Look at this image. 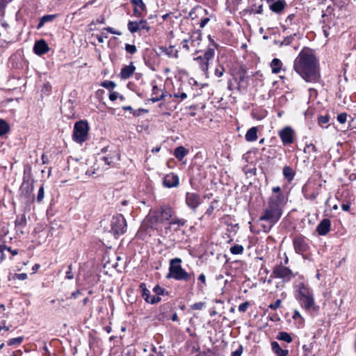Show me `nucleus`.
<instances>
[{
  "mask_svg": "<svg viewBox=\"0 0 356 356\" xmlns=\"http://www.w3.org/2000/svg\"><path fill=\"white\" fill-rule=\"evenodd\" d=\"M294 70L307 82L320 80L319 63L313 49L304 47L293 62Z\"/></svg>",
  "mask_w": 356,
  "mask_h": 356,
  "instance_id": "nucleus-1",
  "label": "nucleus"
},
{
  "mask_svg": "<svg viewBox=\"0 0 356 356\" xmlns=\"http://www.w3.org/2000/svg\"><path fill=\"white\" fill-rule=\"evenodd\" d=\"M286 202L287 198L282 195L270 196L268 197L259 218V222H263L261 225L263 232H269L272 227L280 220Z\"/></svg>",
  "mask_w": 356,
  "mask_h": 356,
  "instance_id": "nucleus-2",
  "label": "nucleus"
},
{
  "mask_svg": "<svg viewBox=\"0 0 356 356\" xmlns=\"http://www.w3.org/2000/svg\"><path fill=\"white\" fill-rule=\"evenodd\" d=\"M295 296L301 307L305 310L311 312L317 309L313 290L304 282L297 284Z\"/></svg>",
  "mask_w": 356,
  "mask_h": 356,
  "instance_id": "nucleus-3",
  "label": "nucleus"
},
{
  "mask_svg": "<svg viewBox=\"0 0 356 356\" xmlns=\"http://www.w3.org/2000/svg\"><path fill=\"white\" fill-rule=\"evenodd\" d=\"M181 259L176 257L170 261L169 273L167 278L174 279L177 281L188 282L194 276L193 273H188L181 266Z\"/></svg>",
  "mask_w": 356,
  "mask_h": 356,
  "instance_id": "nucleus-4",
  "label": "nucleus"
},
{
  "mask_svg": "<svg viewBox=\"0 0 356 356\" xmlns=\"http://www.w3.org/2000/svg\"><path fill=\"white\" fill-rule=\"evenodd\" d=\"M34 180L31 175V168L26 167L24 170L23 182L19 188L20 195L24 197L26 202H33L35 197L33 194Z\"/></svg>",
  "mask_w": 356,
  "mask_h": 356,
  "instance_id": "nucleus-5",
  "label": "nucleus"
},
{
  "mask_svg": "<svg viewBox=\"0 0 356 356\" xmlns=\"http://www.w3.org/2000/svg\"><path fill=\"white\" fill-rule=\"evenodd\" d=\"M174 214L173 209L167 206H162L158 210L154 211L152 215L148 216L152 226L156 224H163L170 220Z\"/></svg>",
  "mask_w": 356,
  "mask_h": 356,
  "instance_id": "nucleus-6",
  "label": "nucleus"
},
{
  "mask_svg": "<svg viewBox=\"0 0 356 356\" xmlns=\"http://www.w3.org/2000/svg\"><path fill=\"white\" fill-rule=\"evenodd\" d=\"M89 126L86 121L80 120L74 126L72 138L77 143L81 144L88 138Z\"/></svg>",
  "mask_w": 356,
  "mask_h": 356,
  "instance_id": "nucleus-7",
  "label": "nucleus"
},
{
  "mask_svg": "<svg viewBox=\"0 0 356 356\" xmlns=\"http://www.w3.org/2000/svg\"><path fill=\"white\" fill-rule=\"evenodd\" d=\"M111 232L115 236L122 235L127 231V221L122 214L113 216L111 220Z\"/></svg>",
  "mask_w": 356,
  "mask_h": 356,
  "instance_id": "nucleus-8",
  "label": "nucleus"
},
{
  "mask_svg": "<svg viewBox=\"0 0 356 356\" xmlns=\"http://www.w3.org/2000/svg\"><path fill=\"white\" fill-rule=\"evenodd\" d=\"M270 277L282 279L283 282H289L294 277V275L289 268L284 266L281 263L274 266Z\"/></svg>",
  "mask_w": 356,
  "mask_h": 356,
  "instance_id": "nucleus-9",
  "label": "nucleus"
},
{
  "mask_svg": "<svg viewBox=\"0 0 356 356\" xmlns=\"http://www.w3.org/2000/svg\"><path fill=\"white\" fill-rule=\"evenodd\" d=\"M214 55L215 50L210 47L203 56L194 58V60L197 63L202 71L206 73L209 69V61L213 58Z\"/></svg>",
  "mask_w": 356,
  "mask_h": 356,
  "instance_id": "nucleus-10",
  "label": "nucleus"
},
{
  "mask_svg": "<svg viewBox=\"0 0 356 356\" xmlns=\"http://www.w3.org/2000/svg\"><path fill=\"white\" fill-rule=\"evenodd\" d=\"M307 241L304 236H296L293 241L295 251L298 254L306 252L309 248Z\"/></svg>",
  "mask_w": 356,
  "mask_h": 356,
  "instance_id": "nucleus-11",
  "label": "nucleus"
},
{
  "mask_svg": "<svg viewBox=\"0 0 356 356\" xmlns=\"http://www.w3.org/2000/svg\"><path fill=\"white\" fill-rule=\"evenodd\" d=\"M127 29L131 33H135L141 30H145L149 32L150 26H148L146 19H143L140 21H129L127 24Z\"/></svg>",
  "mask_w": 356,
  "mask_h": 356,
  "instance_id": "nucleus-12",
  "label": "nucleus"
},
{
  "mask_svg": "<svg viewBox=\"0 0 356 356\" xmlns=\"http://www.w3.org/2000/svg\"><path fill=\"white\" fill-rule=\"evenodd\" d=\"M202 200L201 196L196 193L187 192L186 194V204L194 211L201 204Z\"/></svg>",
  "mask_w": 356,
  "mask_h": 356,
  "instance_id": "nucleus-13",
  "label": "nucleus"
},
{
  "mask_svg": "<svg viewBox=\"0 0 356 356\" xmlns=\"http://www.w3.org/2000/svg\"><path fill=\"white\" fill-rule=\"evenodd\" d=\"M278 134L284 145L293 143V130L290 127H285Z\"/></svg>",
  "mask_w": 356,
  "mask_h": 356,
  "instance_id": "nucleus-14",
  "label": "nucleus"
},
{
  "mask_svg": "<svg viewBox=\"0 0 356 356\" xmlns=\"http://www.w3.org/2000/svg\"><path fill=\"white\" fill-rule=\"evenodd\" d=\"M179 184V177L174 173H169L165 175L163 179V185L166 188H174Z\"/></svg>",
  "mask_w": 356,
  "mask_h": 356,
  "instance_id": "nucleus-15",
  "label": "nucleus"
},
{
  "mask_svg": "<svg viewBox=\"0 0 356 356\" xmlns=\"http://www.w3.org/2000/svg\"><path fill=\"white\" fill-rule=\"evenodd\" d=\"M152 86V95L154 96L149 99V101L155 103L165 98V95L161 89L158 88L155 81L151 82Z\"/></svg>",
  "mask_w": 356,
  "mask_h": 356,
  "instance_id": "nucleus-16",
  "label": "nucleus"
},
{
  "mask_svg": "<svg viewBox=\"0 0 356 356\" xmlns=\"http://www.w3.org/2000/svg\"><path fill=\"white\" fill-rule=\"evenodd\" d=\"M331 228V221L328 218L323 219L316 227V232L320 236H325Z\"/></svg>",
  "mask_w": 356,
  "mask_h": 356,
  "instance_id": "nucleus-17",
  "label": "nucleus"
},
{
  "mask_svg": "<svg viewBox=\"0 0 356 356\" xmlns=\"http://www.w3.org/2000/svg\"><path fill=\"white\" fill-rule=\"evenodd\" d=\"M49 48L48 44L44 40H40L39 41L35 42L33 50L34 52L39 56H41L49 51Z\"/></svg>",
  "mask_w": 356,
  "mask_h": 356,
  "instance_id": "nucleus-18",
  "label": "nucleus"
},
{
  "mask_svg": "<svg viewBox=\"0 0 356 356\" xmlns=\"http://www.w3.org/2000/svg\"><path fill=\"white\" fill-rule=\"evenodd\" d=\"M286 6V2L285 0H277L271 3L269 5V8L272 12L276 14H280L282 12Z\"/></svg>",
  "mask_w": 356,
  "mask_h": 356,
  "instance_id": "nucleus-19",
  "label": "nucleus"
},
{
  "mask_svg": "<svg viewBox=\"0 0 356 356\" xmlns=\"http://www.w3.org/2000/svg\"><path fill=\"white\" fill-rule=\"evenodd\" d=\"M136 67L134 66L133 62H131L129 65L123 67L120 74L121 79H127L130 78L134 73Z\"/></svg>",
  "mask_w": 356,
  "mask_h": 356,
  "instance_id": "nucleus-20",
  "label": "nucleus"
},
{
  "mask_svg": "<svg viewBox=\"0 0 356 356\" xmlns=\"http://www.w3.org/2000/svg\"><path fill=\"white\" fill-rule=\"evenodd\" d=\"M188 40L191 47H198L202 40V34L200 31L193 32Z\"/></svg>",
  "mask_w": 356,
  "mask_h": 356,
  "instance_id": "nucleus-21",
  "label": "nucleus"
},
{
  "mask_svg": "<svg viewBox=\"0 0 356 356\" xmlns=\"http://www.w3.org/2000/svg\"><path fill=\"white\" fill-rule=\"evenodd\" d=\"M271 347L273 351L278 356H286L289 353L288 350L281 348L279 343L276 341L271 343Z\"/></svg>",
  "mask_w": 356,
  "mask_h": 356,
  "instance_id": "nucleus-22",
  "label": "nucleus"
},
{
  "mask_svg": "<svg viewBox=\"0 0 356 356\" xmlns=\"http://www.w3.org/2000/svg\"><path fill=\"white\" fill-rule=\"evenodd\" d=\"M159 49L163 53H165L169 58H178V51L174 49L173 46H170L169 47H160Z\"/></svg>",
  "mask_w": 356,
  "mask_h": 356,
  "instance_id": "nucleus-23",
  "label": "nucleus"
},
{
  "mask_svg": "<svg viewBox=\"0 0 356 356\" xmlns=\"http://www.w3.org/2000/svg\"><path fill=\"white\" fill-rule=\"evenodd\" d=\"M188 154V150L183 146H179L175 149L174 156L179 161H181Z\"/></svg>",
  "mask_w": 356,
  "mask_h": 356,
  "instance_id": "nucleus-24",
  "label": "nucleus"
},
{
  "mask_svg": "<svg viewBox=\"0 0 356 356\" xmlns=\"http://www.w3.org/2000/svg\"><path fill=\"white\" fill-rule=\"evenodd\" d=\"M282 66V61L277 58H273L270 63L271 71L273 74H278L281 70Z\"/></svg>",
  "mask_w": 356,
  "mask_h": 356,
  "instance_id": "nucleus-25",
  "label": "nucleus"
},
{
  "mask_svg": "<svg viewBox=\"0 0 356 356\" xmlns=\"http://www.w3.org/2000/svg\"><path fill=\"white\" fill-rule=\"evenodd\" d=\"M245 140L248 142H253L257 139V127L250 128L245 134Z\"/></svg>",
  "mask_w": 356,
  "mask_h": 356,
  "instance_id": "nucleus-26",
  "label": "nucleus"
},
{
  "mask_svg": "<svg viewBox=\"0 0 356 356\" xmlns=\"http://www.w3.org/2000/svg\"><path fill=\"white\" fill-rule=\"evenodd\" d=\"M56 17V15H44L40 19V22L38 23V24L37 26V29H41L45 23L53 21Z\"/></svg>",
  "mask_w": 356,
  "mask_h": 356,
  "instance_id": "nucleus-27",
  "label": "nucleus"
},
{
  "mask_svg": "<svg viewBox=\"0 0 356 356\" xmlns=\"http://www.w3.org/2000/svg\"><path fill=\"white\" fill-rule=\"evenodd\" d=\"M283 175L289 181H291L294 178L295 172L291 167L284 166L283 168Z\"/></svg>",
  "mask_w": 356,
  "mask_h": 356,
  "instance_id": "nucleus-28",
  "label": "nucleus"
},
{
  "mask_svg": "<svg viewBox=\"0 0 356 356\" xmlns=\"http://www.w3.org/2000/svg\"><path fill=\"white\" fill-rule=\"evenodd\" d=\"M140 289L142 291V296L146 302H148L150 300V291L147 289L145 283H140L139 286Z\"/></svg>",
  "mask_w": 356,
  "mask_h": 356,
  "instance_id": "nucleus-29",
  "label": "nucleus"
},
{
  "mask_svg": "<svg viewBox=\"0 0 356 356\" xmlns=\"http://www.w3.org/2000/svg\"><path fill=\"white\" fill-rule=\"evenodd\" d=\"M304 152L309 155L307 157V159H309L310 156L318 152V149L313 143H309L305 147Z\"/></svg>",
  "mask_w": 356,
  "mask_h": 356,
  "instance_id": "nucleus-30",
  "label": "nucleus"
},
{
  "mask_svg": "<svg viewBox=\"0 0 356 356\" xmlns=\"http://www.w3.org/2000/svg\"><path fill=\"white\" fill-rule=\"evenodd\" d=\"M277 339L286 343H291L292 341V337L288 332H279Z\"/></svg>",
  "mask_w": 356,
  "mask_h": 356,
  "instance_id": "nucleus-31",
  "label": "nucleus"
},
{
  "mask_svg": "<svg viewBox=\"0 0 356 356\" xmlns=\"http://www.w3.org/2000/svg\"><path fill=\"white\" fill-rule=\"evenodd\" d=\"M8 124L3 119H0V136H3L9 131Z\"/></svg>",
  "mask_w": 356,
  "mask_h": 356,
  "instance_id": "nucleus-32",
  "label": "nucleus"
},
{
  "mask_svg": "<svg viewBox=\"0 0 356 356\" xmlns=\"http://www.w3.org/2000/svg\"><path fill=\"white\" fill-rule=\"evenodd\" d=\"M243 245L236 244L230 248V252L232 254H241L243 252Z\"/></svg>",
  "mask_w": 356,
  "mask_h": 356,
  "instance_id": "nucleus-33",
  "label": "nucleus"
},
{
  "mask_svg": "<svg viewBox=\"0 0 356 356\" xmlns=\"http://www.w3.org/2000/svg\"><path fill=\"white\" fill-rule=\"evenodd\" d=\"M218 204V201L216 200H213L211 202L209 208L207 209V211H206L204 215L202 216V218L204 216H210L213 213V211L216 208V204Z\"/></svg>",
  "mask_w": 356,
  "mask_h": 356,
  "instance_id": "nucleus-34",
  "label": "nucleus"
},
{
  "mask_svg": "<svg viewBox=\"0 0 356 356\" xmlns=\"http://www.w3.org/2000/svg\"><path fill=\"white\" fill-rule=\"evenodd\" d=\"M130 2L136 8H140V10H147L146 5L145 4L143 0H130Z\"/></svg>",
  "mask_w": 356,
  "mask_h": 356,
  "instance_id": "nucleus-35",
  "label": "nucleus"
},
{
  "mask_svg": "<svg viewBox=\"0 0 356 356\" xmlns=\"http://www.w3.org/2000/svg\"><path fill=\"white\" fill-rule=\"evenodd\" d=\"M124 49L127 53L132 55L136 53L137 51V48L134 44H126Z\"/></svg>",
  "mask_w": 356,
  "mask_h": 356,
  "instance_id": "nucleus-36",
  "label": "nucleus"
},
{
  "mask_svg": "<svg viewBox=\"0 0 356 356\" xmlns=\"http://www.w3.org/2000/svg\"><path fill=\"white\" fill-rule=\"evenodd\" d=\"M101 86L105 88L112 90L116 86V83L112 81H105L102 83Z\"/></svg>",
  "mask_w": 356,
  "mask_h": 356,
  "instance_id": "nucleus-37",
  "label": "nucleus"
},
{
  "mask_svg": "<svg viewBox=\"0 0 356 356\" xmlns=\"http://www.w3.org/2000/svg\"><path fill=\"white\" fill-rule=\"evenodd\" d=\"M22 341H23V337H19L10 339L8 341L7 343L8 346L19 345L22 342Z\"/></svg>",
  "mask_w": 356,
  "mask_h": 356,
  "instance_id": "nucleus-38",
  "label": "nucleus"
},
{
  "mask_svg": "<svg viewBox=\"0 0 356 356\" xmlns=\"http://www.w3.org/2000/svg\"><path fill=\"white\" fill-rule=\"evenodd\" d=\"M186 220L184 219H179L177 218H173L171 219V221L170 222V225H177L179 227L184 226L186 223Z\"/></svg>",
  "mask_w": 356,
  "mask_h": 356,
  "instance_id": "nucleus-39",
  "label": "nucleus"
},
{
  "mask_svg": "<svg viewBox=\"0 0 356 356\" xmlns=\"http://www.w3.org/2000/svg\"><path fill=\"white\" fill-rule=\"evenodd\" d=\"M273 194L270 196H278L282 195L284 197H286L284 194L282 193L281 188L280 186H275L272 188Z\"/></svg>",
  "mask_w": 356,
  "mask_h": 356,
  "instance_id": "nucleus-40",
  "label": "nucleus"
},
{
  "mask_svg": "<svg viewBox=\"0 0 356 356\" xmlns=\"http://www.w3.org/2000/svg\"><path fill=\"white\" fill-rule=\"evenodd\" d=\"M44 197V186H41L40 187L38 193L37 201L38 202H41L43 200Z\"/></svg>",
  "mask_w": 356,
  "mask_h": 356,
  "instance_id": "nucleus-41",
  "label": "nucleus"
},
{
  "mask_svg": "<svg viewBox=\"0 0 356 356\" xmlns=\"http://www.w3.org/2000/svg\"><path fill=\"white\" fill-rule=\"evenodd\" d=\"M225 72V68L222 65H218L215 70V75L218 77H221Z\"/></svg>",
  "mask_w": 356,
  "mask_h": 356,
  "instance_id": "nucleus-42",
  "label": "nucleus"
},
{
  "mask_svg": "<svg viewBox=\"0 0 356 356\" xmlns=\"http://www.w3.org/2000/svg\"><path fill=\"white\" fill-rule=\"evenodd\" d=\"M295 18H296V15L294 14L289 15L286 19V23L291 26L296 25V22Z\"/></svg>",
  "mask_w": 356,
  "mask_h": 356,
  "instance_id": "nucleus-43",
  "label": "nucleus"
},
{
  "mask_svg": "<svg viewBox=\"0 0 356 356\" xmlns=\"http://www.w3.org/2000/svg\"><path fill=\"white\" fill-rule=\"evenodd\" d=\"M337 120L341 124H344L347 120V114L341 113L337 115Z\"/></svg>",
  "mask_w": 356,
  "mask_h": 356,
  "instance_id": "nucleus-44",
  "label": "nucleus"
},
{
  "mask_svg": "<svg viewBox=\"0 0 356 356\" xmlns=\"http://www.w3.org/2000/svg\"><path fill=\"white\" fill-rule=\"evenodd\" d=\"M101 159L104 161L105 164L108 166L112 165V164L113 163V157L111 156H103L101 158Z\"/></svg>",
  "mask_w": 356,
  "mask_h": 356,
  "instance_id": "nucleus-45",
  "label": "nucleus"
},
{
  "mask_svg": "<svg viewBox=\"0 0 356 356\" xmlns=\"http://www.w3.org/2000/svg\"><path fill=\"white\" fill-rule=\"evenodd\" d=\"M205 303L203 302H199L194 303L193 305H191V308L194 310H201L203 307L204 306Z\"/></svg>",
  "mask_w": 356,
  "mask_h": 356,
  "instance_id": "nucleus-46",
  "label": "nucleus"
},
{
  "mask_svg": "<svg viewBox=\"0 0 356 356\" xmlns=\"http://www.w3.org/2000/svg\"><path fill=\"white\" fill-rule=\"evenodd\" d=\"M74 278V273H72V265L68 266V270L66 272L65 279L72 280Z\"/></svg>",
  "mask_w": 356,
  "mask_h": 356,
  "instance_id": "nucleus-47",
  "label": "nucleus"
},
{
  "mask_svg": "<svg viewBox=\"0 0 356 356\" xmlns=\"http://www.w3.org/2000/svg\"><path fill=\"white\" fill-rule=\"evenodd\" d=\"M146 10H140V8L134 7L133 10V13L136 17H143V12Z\"/></svg>",
  "mask_w": 356,
  "mask_h": 356,
  "instance_id": "nucleus-48",
  "label": "nucleus"
},
{
  "mask_svg": "<svg viewBox=\"0 0 356 356\" xmlns=\"http://www.w3.org/2000/svg\"><path fill=\"white\" fill-rule=\"evenodd\" d=\"M153 291L157 296L163 295L165 293V289L159 285L155 286L153 289Z\"/></svg>",
  "mask_w": 356,
  "mask_h": 356,
  "instance_id": "nucleus-49",
  "label": "nucleus"
},
{
  "mask_svg": "<svg viewBox=\"0 0 356 356\" xmlns=\"http://www.w3.org/2000/svg\"><path fill=\"white\" fill-rule=\"evenodd\" d=\"M302 349L304 350V356H314L312 354L310 345H304Z\"/></svg>",
  "mask_w": 356,
  "mask_h": 356,
  "instance_id": "nucleus-50",
  "label": "nucleus"
},
{
  "mask_svg": "<svg viewBox=\"0 0 356 356\" xmlns=\"http://www.w3.org/2000/svg\"><path fill=\"white\" fill-rule=\"evenodd\" d=\"M243 350V346L239 345L238 348L236 350H234V352H232V356H241Z\"/></svg>",
  "mask_w": 356,
  "mask_h": 356,
  "instance_id": "nucleus-51",
  "label": "nucleus"
},
{
  "mask_svg": "<svg viewBox=\"0 0 356 356\" xmlns=\"http://www.w3.org/2000/svg\"><path fill=\"white\" fill-rule=\"evenodd\" d=\"M281 300H277L274 303L270 304L268 307L273 310H276L277 308L280 307Z\"/></svg>",
  "mask_w": 356,
  "mask_h": 356,
  "instance_id": "nucleus-52",
  "label": "nucleus"
},
{
  "mask_svg": "<svg viewBox=\"0 0 356 356\" xmlns=\"http://www.w3.org/2000/svg\"><path fill=\"white\" fill-rule=\"evenodd\" d=\"M293 318L295 319V320L300 319V322L301 323H302L303 321H304L303 318L301 316L300 312L298 310H295L293 312Z\"/></svg>",
  "mask_w": 356,
  "mask_h": 356,
  "instance_id": "nucleus-53",
  "label": "nucleus"
},
{
  "mask_svg": "<svg viewBox=\"0 0 356 356\" xmlns=\"http://www.w3.org/2000/svg\"><path fill=\"white\" fill-rule=\"evenodd\" d=\"M249 306L248 302H245L238 306V311L241 312H245Z\"/></svg>",
  "mask_w": 356,
  "mask_h": 356,
  "instance_id": "nucleus-54",
  "label": "nucleus"
},
{
  "mask_svg": "<svg viewBox=\"0 0 356 356\" xmlns=\"http://www.w3.org/2000/svg\"><path fill=\"white\" fill-rule=\"evenodd\" d=\"M161 298L159 297V296H154L152 297H151L150 300H149L148 303H150V304H156V303H158L159 302L161 301Z\"/></svg>",
  "mask_w": 356,
  "mask_h": 356,
  "instance_id": "nucleus-55",
  "label": "nucleus"
},
{
  "mask_svg": "<svg viewBox=\"0 0 356 356\" xmlns=\"http://www.w3.org/2000/svg\"><path fill=\"white\" fill-rule=\"evenodd\" d=\"M103 31H108L110 33L118 35H121V32H120L118 31H116V30H115L114 29H113L111 27L104 28L103 29Z\"/></svg>",
  "mask_w": 356,
  "mask_h": 356,
  "instance_id": "nucleus-56",
  "label": "nucleus"
},
{
  "mask_svg": "<svg viewBox=\"0 0 356 356\" xmlns=\"http://www.w3.org/2000/svg\"><path fill=\"white\" fill-rule=\"evenodd\" d=\"M175 98H180L181 100H184L187 98V94L185 92L181 93H174L172 95Z\"/></svg>",
  "mask_w": 356,
  "mask_h": 356,
  "instance_id": "nucleus-57",
  "label": "nucleus"
},
{
  "mask_svg": "<svg viewBox=\"0 0 356 356\" xmlns=\"http://www.w3.org/2000/svg\"><path fill=\"white\" fill-rule=\"evenodd\" d=\"M329 122V118L327 116H320L318 118V123L320 124H327Z\"/></svg>",
  "mask_w": 356,
  "mask_h": 356,
  "instance_id": "nucleus-58",
  "label": "nucleus"
},
{
  "mask_svg": "<svg viewBox=\"0 0 356 356\" xmlns=\"http://www.w3.org/2000/svg\"><path fill=\"white\" fill-rule=\"evenodd\" d=\"M208 38L209 40V42H210V44L209 45V48L211 47V48H213V49L215 48H218V44L217 43L215 42V41L212 39L211 36L209 35L208 36Z\"/></svg>",
  "mask_w": 356,
  "mask_h": 356,
  "instance_id": "nucleus-59",
  "label": "nucleus"
},
{
  "mask_svg": "<svg viewBox=\"0 0 356 356\" xmlns=\"http://www.w3.org/2000/svg\"><path fill=\"white\" fill-rule=\"evenodd\" d=\"M15 277L17 280H24L27 279V274H26V273H18V274H15Z\"/></svg>",
  "mask_w": 356,
  "mask_h": 356,
  "instance_id": "nucleus-60",
  "label": "nucleus"
},
{
  "mask_svg": "<svg viewBox=\"0 0 356 356\" xmlns=\"http://www.w3.org/2000/svg\"><path fill=\"white\" fill-rule=\"evenodd\" d=\"M142 113H147V110L144 108H139L136 111H133V115L134 116H139Z\"/></svg>",
  "mask_w": 356,
  "mask_h": 356,
  "instance_id": "nucleus-61",
  "label": "nucleus"
},
{
  "mask_svg": "<svg viewBox=\"0 0 356 356\" xmlns=\"http://www.w3.org/2000/svg\"><path fill=\"white\" fill-rule=\"evenodd\" d=\"M8 2L9 0H0V12L5 9Z\"/></svg>",
  "mask_w": 356,
  "mask_h": 356,
  "instance_id": "nucleus-62",
  "label": "nucleus"
},
{
  "mask_svg": "<svg viewBox=\"0 0 356 356\" xmlns=\"http://www.w3.org/2000/svg\"><path fill=\"white\" fill-rule=\"evenodd\" d=\"M182 47L184 49H185L187 51H189L190 50V46L188 44L189 42V40L188 39H184L183 41H182Z\"/></svg>",
  "mask_w": 356,
  "mask_h": 356,
  "instance_id": "nucleus-63",
  "label": "nucleus"
},
{
  "mask_svg": "<svg viewBox=\"0 0 356 356\" xmlns=\"http://www.w3.org/2000/svg\"><path fill=\"white\" fill-rule=\"evenodd\" d=\"M118 96H119V93L118 92H113L109 95V99L111 101L113 102V101L116 100L118 98Z\"/></svg>",
  "mask_w": 356,
  "mask_h": 356,
  "instance_id": "nucleus-64",
  "label": "nucleus"
}]
</instances>
